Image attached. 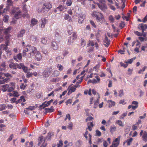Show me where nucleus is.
I'll return each mask as SVG.
<instances>
[{"instance_id":"1","label":"nucleus","mask_w":147,"mask_h":147,"mask_svg":"<svg viewBox=\"0 0 147 147\" xmlns=\"http://www.w3.org/2000/svg\"><path fill=\"white\" fill-rule=\"evenodd\" d=\"M9 67L11 69H14L15 70H17V68L22 69L24 72L26 73L28 71V68L25 66L23 63H20L19 64L17 63H14L12 62H11L9 64Z\"/></svg>"},{"instance_id":"2","label":"nucleus","mask_w":147,"mask_h":147,"mask_svg":"<svg viewBox=\"0 0 147 147\" xmlns=\"http://www.w3.org/2000/svg\"><path fill=\"white\" fill-rule=\"evenodd\" d=\"M91 15L93 17L95 18L97 22H100L102 23L105 21V18L103 13L100 12L93 11Z\"/></svg>"},{"instance_id":"3","label":"nucleus","mask_w":147,"mask_h":147,"mask_svg":"<svg viewBox=\"0 0 147 147\" xmlns=\"http://www.w3.org/2000/svg\"><path fill=\"white\" fill-rule=\"evenodd\" d=\"M51 4L49 2H45L43 4L42 8L39 9H38V11L39 13H44L48 11L52 8Z\"/></svg>"},{"instance_id":"4","label":"nucleus","mask_w":147,"mask_h":147,"mask_svg":"<svg viewBox=\"0 0 147 147\" xmlns=\"http://www.w3.org/2000/svg\"><path fill=\"white\" fill-rule=\"evenodd\" d=\"M27 49H28L29 53L30 55V56L31 55L33 56L36 52V47L34 46H28Z\"/></svg>"},{"instance_id":"5","label":"nucleus","mask_w":147,"mask_h":147,"mask_svg":"<svg viewBox=\"0 0 147 147\" xmlns=\"http://www.w3.org/2000/svg\"><path fill=\"white\" fill-rule=\"evenodd\" d=\"M96 4L98 8L103 12L105 11L108 9L107 6L105 3H97Z\"/></svg>"},{"instance_id":"6","label":"nucleus","mask_w":147,"mask_h":147,"mask_svg":"<svg viewBox=\"0 0 147 147\" xmlns=\"http://www.w3.org/2000/svg\"><path fill=\"white\" fill-rule=\"evenodd\" d=\"M12 13H15L14 17L17 19H18L22 17V12L20 10H19L18 11H16L15 9H14L12 11Z\"/></svg>"},{"instance_id":"7","label":"nucleus","mask_w":147,"mask_h":147,"mask_svg":"<svg viewBox=\"0 0 147 147\" xmlns=\"http://www.w3.org/2000/svg\"><path fill=\"white\" fill-rule=\"evenodd\" d=\"M77 36L76 34V33L75 32H73L72 35L70 37L68 42L69 43V44H71V43L73 42L74 40H76L77 39Z\"/></svg>"},{"instance_id":"8","label":"nucleus","mask_w":147,"mask_h":147,"mask_svg":"<svg viewBox=\"0 0 147 147\" xmlns=\"http://www.w3.org/2000/svg\"><path fill=\"white\" fill-rule=\"evenodd\" d=\"M52 67H49L46 68L44 70V73H46L45 74H44L45 77H48L52 71Z\"/></svg>"},{"instance_id":"9","label":"nucleus","mask_w":147,"mask_h":147,"mask_svg":"<svg viewBox=\"0 0 147 147\" xmlns=\"http://www.w3.org/2000/svg\"><path fill=\"white\" fill-rule=\"evenodd\" d=\"M42 56L41 54L38 52H36L35 55V60L37 61H39L42 59Z\"/></svg>"},{"instance_id":"10","label":"nucleus","mask_w":147,"mask_h":147,"mask_svg":"<svg viewBox=\"0 0 147 147\" xmlns=\"http://www.w3.org/2000/svg\"><path fill=\"white\" fill-rule=\"evenodd\" d=\"M51 103H50V102L49 101L47 102L45 101L40 106V107L41 109H43L46 107H47Z\"/></svg>"},{"instance_id":"11","label":"nucleus","mask_w":147,"mask_h":147,"mask_svg":"<svg viewBox=\"0 0 147 147\" xmlns=\"http://www.w3.org/2000/svg\"><path fill=\"white\" fill-rule=\"evenodd\" d=\"M25 30L24 29H21V30L17 34L18 38L22 37L23 36L24 34L25 33Z\"/></svg>"},{"instance_id":"12","label":"nucleus","mask_w":147,"mask_h":147,"mask_svg":"<svg viewBox=\"0 0 147 147\" xmlns=\"http://www.w3.org/2000/svg\"><path fill=\"white\" fill-rule=\"evenodd\" d=\"M22 58V55L21 53H19L16 56L13 57V59L17 62L18 61V60H21Z\"/></svg>"},{"instance_id":"13","label":"nucleus","mask_w":147,"mask_h":147,"mask_svg":"<svg viewBox=\"0 0 147 147\" xmlns=\"http://www.w3.org/2000/svg\"><path fill=\"white\" fill-rule=\"evenodd\" d=\"M9 87V85L6 84L0 86V89L3 90V92H5L7 90Z\"/></svg>"},{"instance_id":"14","label":"nucleus","mask_w":147,"mask_h":147,"mask_svg":"<svg viewBox=\"0 0 147 147\" xmlns=\"http://www.w3.org/2000/svg\"><path fill=\"white\" fill-rule=\"evenodd\" d=\"M41 27L42 28H43L45 27L46 24L47 20L46 18H42L41 19Z\"/></svg>"},{"instance_id":"15","label":"nucleus","mask_w":147,"mask_h":147,"mask_svg":"<svg viewBox=\"0 0 147 147\" xmlns=\"http://www.w3.org/2000/svg\"><path fill=\"white\" fill-rule=\"evenodd\" d=\"M84 15L80 14L79 15V17L78 22L79 24H82L83 22L84 19Z\"/></svg>"},{"instance_id":"16","label":"nucleus","mask_w":147,"mask_h":147,"mask_svg":"<svg viewBox=\"0 0 147 147\" xmlns=\"http://www.w3.org/2000/svg\"><path fill=\"white\" fill-rule=\"evenodd\" d=\"M51 46L52 48L54 50H57L58 48V47L57 43L54 41H53L52 42Z\"/></svg>"},{"instance_id":"17","label":"nucleus","mask_w":147,"mask_h":147,"mask_svg":"<svg viewBox=\"0 0 147 147\" xmlns=\"http://www.w3.org/2000/svg\"><path fill=\"white\" fill-rule=\"evenodd\" d=\"M139 27L142 30V32H143L147 28V25L141 24L139 25Z\"/></svg>"},{"instance_id":"18","label":"nucleus","mask_w":147,"mask_h":147,"mask_svg":"<svg viewBox=\"0 0 147 147\" xmlns=\"http://www.w3.org/2000/svg\"><path fill=\"white\" fill-rule=\"evenodd\" d=\"M104 42L107 44L105 45L106 47H108L110 44V41L108 39V37L106 36H105V39L104 41Z\"/></svg>"},{"instance_id":"19","label":"nucleus","mask_w":147,"mask_h":147,"mask_svg":"<svg viewBox=\"0 0 147 147\" xmlns=\"http://www.w3.org/2000/svg\"><path fill=\"white\" fill-rule=\"evenodd\" d=\"M41 41L42 43L46 45L47 42V38L45 36H43L41 38Z\"/></svg>"},{"instance_id":"20","label":"nucleus","mask_w":147,"mask_h":147,"mask_svg":"<svg viewBox=\"0 0 147 147\" xmlns=\"http://www.w3.org/2000/svg\"><path fill=\"white\" fill-rule=\"evenodd\" d=\"M76 90V87H74V86L71 87L68 91L67 94L69 95L70 94H71L73 92H74Z\"/></svg>"},{"instance_id":"21","label":"nucleus","mask_w":147,"mask_h":147,"mask_svg":"<svg viewBox=\"0 0 147 147\" xmlns=\"http://www.w3.org/2000/svg\"><path fill=\"white\" fill-rule=\"evenodd\" d=\"M98 96H99L98 98L95 101L94 103V108L95 109H96L99 103L100 96L99 94Z\"/></svg>"},{"instance_id":"22","label":"nucleus","mask_w":147,"mask_h":147,"mask_svg":"<svg viewBox=\"0 0 147 147\" xmlns=\"http://www.w3.org/2000/svg\"><path fill=\"white\" fill-rule=\"evenodd\" d=\"M143 140L145 142L147 141V132L146 131H144L143 132V134L142 136Z\"/></svg>"},{"instance_id":"23","label":"nucleus","mask_w":147,"mask_h":147,"mask_svg":"<svg viewBox=\"0 0 147 147\" xmlns=\"http://www.w3.org/2000/svg\"><path fill=\"white\" fill-rule=\"evenodd\" d=\"M136 57H135L131 59H129L127 61H124V63H126L127 64H131L132 63L133 61L135 60L136 59Z\"/></svg>"},{"instance_id":"24","label":"nucleus","mask_w":147,"mask_h":147,"mask_svg":"<svg viewBox=\"0 0 147 147\" xmlns=\"http://www.w3.org/2000/svg\"><path fill=\"white\" fill-rule=\"evenodd\" d=\"M108 102L109 104L108 107L109 108H111L112 106H114L115 105V102L111 100H109Z\"/></svg>"},{"instance_id":"25","label":"nucleus","mask_w":147,"mask_h":147,"mask_svg":"<svg viewBox=\"0 0 147 147\" xmlns=\"http://www.w3.org/2000/svg\"><path fill=\"white\" fill-rule=\"evenodd\" d=\"M22 101L23 102H24L26 101V100L24 98V96H20V98L16 101V103H18L21 102Z\"/></svg>"},{"instance_id":"26","label":"nucleus","mask_w":147,"mask_h":147,"mask_svg":"<svg viewBox=\"0 0 147 147\" xmlns=\"http://www.w3.org/2000/svg\"><path fill=\"white\" fill-rule=\"evenodd\" d=\"M9 11V9L8 7V6H7V8H4L2 11H1H1L2 12V14L1 15H2V16L6 15V14L7 13V12L8 11Z\"/></svg>"},{"instance_id":"27","label":"nucleus","mask_w":147,"mask_h":147,"mask_svg":"<svg viewBox=\"0 0 147 147\" xmlns=\"http://www.w3.org/2000/svg\"><path fill=\"white\" fill-rule=\"evenodd\" d=\"M53 107V106H51V108H46L45 109V110L46 111V113H51L53 112L54 111V110L52 108Z\"/></svg>"},{"instance_id":"28","label":"nucleus","mask_w":147,"mask_h":147,"mask_svg":"<svg viewBox=\"0 0 147 147\" xmlns=\"http://www.w3.org/2000/svg\"><path fill=\"white\" fill-rule=\"evenodd\" d=\"M0 48L1 49L5 51L8 49V48L7 45H5L4 44H1L0 45Z\"/></svg>"},{"instance_id":"29","label":"nucleus","mask_w":147,"mask_h":147,"mask_svg":"<svg viewBox=\"0 0 147 147\" xmlns=\"http://www.w3.org/2000/svg\"><path fill=\"white\" fill-rule=\"evenodd\" d=\"M38 22V20L34 18H32L31 20V24L32 25V26L36 25Z\"/></svg>"},{"instance_id":"30","label":"nucleus","mask_w":147,"mask_h":147,"mask_svg":"<svg viewBox=\"0 0 147 147\" xmlns=\"http://www.w3.org/2000/svg\"><path fill=\"white\" fill-rule=\"evenodd\" d=\"M53 135L54 134L53 133L49 132L47 134V138L49 140H51V137L53 136Z\"/></svg>"},{"instance_id":"31","label":"nucleus","mask_w":147,"mask_h":147,"mask_svg":"<svg viewBox=\"0 0 147 147\" xmlns=\"http://www.w3.org/2000/svg\"><path fill=\"white\" fill-rule=\"evenodd\" d=\"M11 30V28L10 27H9L6 29H5L4 31L3 32L4 34H7L10 32V31Z\"/></svg>"},{"instance_id":"32","label":"nucleus","mask_w":147,"mask_h":147,"mask_svg":"<svg viewBox=\"0 0 147 147\" xmlns=\"http://www.w3.org/2000/svg\"><path fill=\"white\" fill-rule=\"evenodd\" d=\"M115 123L121 127H123L124 126V125L123 124L121 120H116L115 121Z\"/></svg>"},{"instance_id":"33","label":"nucleus","mask_w":147,"mask_h":147,"mask_svg":"<svg viewBox=\"0 0 147 147\" xmlns=\"http://www.w3.org/2000/svg\"><path fill=\"white\" fill-rule=\"evenodd\" d=\"M59 72L57 70H54L53 73L52 75L54 77H57L59 75Z\"/></svg>"},{"instance_id":"34","label":"nucleus","mask_w":147,"mask_h":147,"mask_svg":"<svg viewBox=\"0 0 147 147\" xmlns=\"http://www.w3.org/2000/svg\"><path fill=\"white\" fill-rule=\"evenodd\" d=\"M82 143V141L80 140H79L76 142V145L77 147H80L81 146Z\"/></svg>"},{"instance_id":"35","label":"nucleus","mask_w":147,"mask_h":147,"mask_svg":"<svg viewBox=\"0 0 147 147\" xmlns=\"http://www.w3.org/2000/svg\"><path fill=\"white\" fill-rule=\"evenodd\" d=\"M27 85L24 83H21L20 86V88L23 90H24L26 87Z\"/></svg>"},{"instance_id":"36","label":"nucleus","mask_w":147,"mask_h":147,"mask_svg":"<svg viewBox=\"0 0 147 147\" xmlns=\"http://www.w3.org/2000/svg\"><path fill=\"white\" fill-rule=\"evenodd\" d=\"M116 127L115 125L111 127L110 129V132L113 133L114 131L116 130Z\"/></svg>"},{"instance_id":"37","label":"nucleus","mask_w":147,"mask_h":147,"mask_svg":"<svg viewBox=\"0 0 147 147\" xmlns=\"http://www.w3.org/2000/svg\"><path fill=\"white\" fill-rule=\"evenodd\" d=\"M81 46L83 47H84L86 45L85 40L83 38H81Z\"/></svg>"},{"instance_id":"38","label":"nucleus","mask_w":147,"mask_h":147,"mask_svg":"<svg viewBox=\"0 0 147 147\" xmlns=\"http://www.w3.org/2000/svg\"><path fill=\"white\" fill-rule=\"evenodd\" d=\"M12 0H7V4L8 6H12L13 5V3Z\"/></svg>"},{"instance_id":"39","label":"nucleus","mask_w":147,"mask_h":147,"mask_svg":"<svg viewBox=\"0 0 147 147\" xmlns=\"http://www.w3.org/2000/svg\"><path fill=\"white\" fill-rule=\"evenodd\" d=\"M28 52V50L27 47L23 51L22 56L23 57H25L26 55V52Z\"/></svg>"},{"instance_id":"40","label":"nucleus","mask_w":147,"mask_h":147,"mask_svg":"<svg viewBox=\"0 0 147 147\" xmlns=\"http://www.w3.org/2000/svg\"><path fill=\"white\" fill-rule=\"evenodd\" d=\"M100 65L99 64H97L95 66L93 67V69H95V71L98 72V70L100 68Z\"/></svg>"},{"instance_id":"41","label":"nucleus","mask_w":147,"mask_h":147,"mask_svg":"<svg viewBox=\"0 0 147 147\" xmlns=\"http://www.w3.org/2000/svg\"><path fill=\"white\" fill-rule=\"evenodd\" d=\"M57 67L60 71H61L63 70L64 67L63 66L60 64H58L57 65Z\"/></svg>"},{"instance_id":"42","label":"nucleus","mask_w":147,"mask_h":147,"mask_svg":"<svg viewBox=\"0 0 147 147\" xmlns=\"http://www.w3.org/2000/svg\"><path fill=\"white\" fill-rule=\"evenodd\" d=\"M3 16V21L5 22H7L9 18L8 16L7 15H4V16Z\"/></svg>"},{"instance_id":"43","label":"nucleus","mask_w":147,"mask_h":147,"mask_svg":"<svg viewBox=\"0 0 147 147\" xmlns=\"http://www.w3.org/2000/svg\"><path fill=\"white\" fill-rule=\"evenodd\" d=\"M119 142L115 143L113 142L112 145H111L110 147H117L119 145Z\"/></svg>"},{"instance_id":"44","label":"nucleus","mask_w":147,"mask_h":147,"mask_svg":"<svg viewBox=\"0 0 147 147\" xmlns=\"http://www.w3.org/2000/svg\"><path fill=\"white\" fill-rule=\"evenodd\" d=\"M109 19L111 23H113L114 22L115 19L112 16H110L109 17Z\"/></svg>"},{"instance_id":"45","label":"nucleus","mask_w":147,"mask_h":147,"mask_svg":"<svg viewBox=\"0 0 147 147\" xmlns=\"http://www.w3.org/2000/svg\"><path fill=\"white\" fill-rule=\"evenodd\" d=\"M125 22H124L121 21L119 25V26L121 29L124 28L125 26Z\"/></svg>"},{"instance_id":"46","label":"nucleus","mask_w":147,"mask_h":147,"mask_svg":"<svg viewBox=\"0 0 147 147\" xmlns=\"http://www.w3.org/2000/svg\"><path fill=\"white\" fill-rule=\"evenodd\" d=\"M5 108V105L4 104H1L0 105V111H2L4 110Z\"/></svg>"},{"instance_id":"47","label":"nucleus","mask_w":147,"mask_h":147,"mask_svg":"<svg viewBox=\"0 0 147 147\" xmlns=\"http://www.w3.org/2000/svg\"><path fill=\"white\" fill-rule=\"evenodd\" d=\"M72 0H67L66 3V5L68 6L71 5L72 4Z\"/></svg>"},{"instance_id":"48","label":"nucleus","mask_w":147,"mask_h":147,"mask_svg":"<svg viewBox=\"0 0 147 147\" xmlns=\"http://www.w3.org/2000/svg\"><path fill=\"white\" fill-rule=\"evenodd\" d=\"M15 88V86H11L8 88V92H11Z\"/></svg>"},{"instance_id":"49","label":"nucleus","mask_w":147,"mask_h":147,"mask_svg":"<svg viewBox=\"0 0 147 147\" xmlns=\"http://www.w3.org/2000/svg\"><path fill=\"white\" fill-rule=\"evenodd\" d=\"M119 95L120 97H122L124 95L123 91V90H120L119 91Z\"/></svg>"},{"instance_id":"50","label":"nucleus","mask_w":147,"mask_h":147,"mask_svg":"<svg viewBox=\"0 0 147 147\" xmlns=\"http://www.w3.org/2000/svg\"><path fill=\"white\" fill-rule=\"evenodd\" d=\"M26 129V127H25L24 128H23L21 130V131L20 133V134H22L25 133Z\"/></svg>"},{"instance_id":"51","label":"nucleus","mask_w":147,"mask_h":147,"mask_svg":"<svg viewBox=\"0 0 147 147\" xmlns=\"http://www.w3.org/2000/svg\"><path fill=\"white\" fill-rule=\"evenodd\" d=\"M57 9L59 10L60 11H61L63 10L64 9V8L62 6V5H60L57 8Z\"/></svg>"},{"instance_id":"52","label":"nucleus","mask_w":147,"mask_h":147,"mask_svg":"<svg viewBox=\"0 0 147 147\" xmlns=\"http://www.w3.org/2000/svg\"><path fill=\"white\" fill-rule=\"evenodd\" d=\"M120 64L121 66L123 67L124 68H126L128 65L127 64H125L124 63L122 62H121L120 63Z\"/></svg>"},{"instance_id":"53","label":"nucleus","mask_w":147,"mask_h":147,"mask_svg":"<svg viewBox=\"0 0 147 147\" xmlns=\"http://www.w3.org/2000/svg\"><path fill=\"white\" fill-rule=\"evenodd\" d=\"M133 139L131 138L129 139H128L127 140V144L128 145H130L132 142Z\"/></svg>"},{"instance_id":"54","label":"nucleus","mask_w":147,"mask_h":147,"mask_svg":"<svg viewBox=\"0 0 147 147\" xmlns=\"http://www.w3.org/2000/svg\"><path fill=\"white\" fill-rule=\"evenodd\" d=\"M101 32V31L99 30H98L97 33L95 34V36L96 37H99L100 36V32Z\"/></svg>"},{"instance_id":"55","label":"nucleus","mask_w":147,"mask_h":147,"mask_svg":"<svg viewBox=\"0 0 147 147\" xmlns=\"http://www.w3.org/2000/svg\"><path fill=\"white\" fill-rule=\"evenodd\" d=\"M38 140V141H40L41 142H42L43 141H44V142H45V140L44 139V137L43 136H40L39 137Z\"/></svg>"},{"instance_id":"56","label":"nucleus","mask_w":147,"mask_h":147,"mask_svg":"<svg viewBox=\"0 0 147 147\" xmlns=\"http://www.w3.org/2000/svg\"><path fill=\"white\" fill-rule=\"evenodd\" d=\"M63 145L62 141L61 140L59 141V143L57 144V146L58 147H61Z\"/></svg>"},{"instance_id":"57","label":"nucleus","mask_w":147,"mask_h":147,"mask_svg":"<svg viewBox=\"0 0 147 147\" xmlns=\"http://www.w3.org/2000/svg\"><path fill=\"white\" fill-rule=\"evenodd\" d=\"M147 67L146 66H144V67L142 69H140L138 72V73L139 74H140L142 72H144L145 70V69Z\"/></svg>"},{"instance_id":"58","label":"nucleus","mask_w":147,"mask_h":147,"mask_svg":"<svg viewBox=\"0 0 147 147\" xmlns=\"http://www.w3.org/2000/svg\"><path fill=\"white\" fill-rule=\"evenodd\" d=\"M90 23L91 25L95 28H96V26L94 22L92 20H91L90 21Z\"/></svg>"},{"instance_id":"59","label":"nucleus","mask_w":147,"mask_h":147,"mask_svg":"<svg viewBox=\"0 0 147 147\" xmlns=\"http://www.w3.org/2000/svg\"><path fill=\"white\" fill-rule=\"evenodd\" d=\"M71 17L69 16V15L66 14L65 15L64 18L65 20H67L69 19V20H71Z\"/></svg>"},{"instance_id":"60","label":"nucleus","mask_w":147,"mask_h":147,"mask_svg":"<svg viewBox=\"0 0 147 147\" xmlns=\"http://www.w3.org/2000/svg\"><path fill=\"white\" fill-rule=\"evenodd\" d=\"M26 109H29L30 110H33L35 109L34 106H30L26 108Z\"/></svg>"},{"instance_id":"61","label":"nucleus","mask_w":147,"mask_h":147,"mask_svg":"<svg viewBox=\"0 0 147 147\" xmlns=\"http://www.w3.org/2000/svg\"><path fill=\"white\" fill-rule=\"evenodd\" d=\"M134 33L136 35L138 36H141L142 35V33L139 32L138 31H135Z\"/></svg>"},{"instance_id":"62","label":"nucleus","mask_w":147,"mask_h":147,"mask_svg":"<svg viewBox=\"0 0 147 147\" xmlns=\"http://www.w3.org/2000/svg\"><path fill=\"white\" fill-rule=\"evenodd\" d=\"M5 51L7 53V54L9 55H10L11 54V51L10 49H8Z\"/></svg>"},{"instance_id":"63","label":"nucleus","mask_w":147,"mask_h":147,"mask_svg":"<svg viewBox=\"0 0 147 147\" xmlns=\"http://www.w3.org/2000/svg\"><path fill=\"white\" fill-rule=\"evenodd\" d=\"M33 75V74L30 73V72H28L27 73L26 75V77L27 78H29L31 77Z\"/></svg>"},{"instance_id":"64","label":"nucleus","mask_w":147,"mask_h":147,"mask_svg":"<svg viewBox=\"0 0 147 147\" xmlns=\"http://www.w3.org/2000/svg\"><path fill=\"white\" fill-rule=\"evenodd\" d=\"M5 77V74L0 72V78L3 79Z\"/></svg>"}]
</instances>
